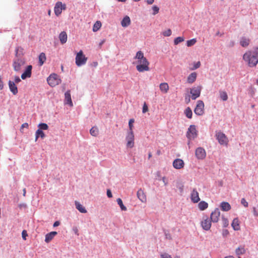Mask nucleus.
Here are the masks:
<instances>
[{
    "instance_id": "obj_1",
    "label": "nucleus",
    "mask_w": 258,
    "mask_h": 258,
    "mask_svg": "<svg viewBox=\"0 0 258 258\" xmlns=\"http://www.w3.org/2000/svg\"><path fill=\"white\" fill-rule=\"evenodd\" d=\"M134 58L137 60L136 69L139 72H144L150 70V62L144 56V53L141 51H138Z\"/></svg>"
},
{
    "instance_id": "obj_2",
    "label": "nucleus",
    "mask_w": 258,
    "mask_h": 258,
    "mask_svg": "<svg viewBox=\"0 0 258 258\" xmlns=\"http://www.w3.org/2000/svg\"><path fill=\"white\" fill-rule=\"evenodd\" d=\"M243 60L249 67H253L258 63V48L254 50L246 51L243 56Z\"/></svg>"
},
{
    "instance_id": "obj_3",
    "label": "nucleus",
    "mask_w": 258,
    "mask_h": 258,
    "mask_svg": "<svg viewBox=\"0 0 258 258\" xmlns=\"http://www.w3.org/2000/svg\"><path fill=\"white\" fill-rule=\"evenodd\" d=\"M23 49L18 47L16 48L15 58L13 63V67L16 72H20L25 64V60L19 51L22 52Z\"/></svg>"
},
{
    "instance_id": "obj_4",
    "label": "nucleus",
    "mask_w": 258,
    "mask_h": 258,
    "mask_svg": "<svg viewBox=\"0 0 258 258\" xmlns=\"http://www.w3.org/2000/svg\"><path fill=\"white\" fill-rule=\"evenodd\" d=\"M48 84L51 87H55L61 83V80L56 74H51L47 78Z\"/></svg>"
},
{
    "instance_id": "obj_5",
    "label": "nucleus",
    "mask_w": 258,
    "mask_h": 258,
    "mask_svg": "<svg viewBox=\"0 0 258 258\" xmlns=\"http://www.w3.org/2000/svg\"><path fill=\"white\" fill-rule=\"evenodd\" d=\"M75 59L76 65L78 67H80L86 63L87 57H86L83 54V51L80 50L78 53H77Z\"/></svg>"
},
{
    "instance_id": "obj_6",
    "label": "nucleus",
    "mask_w": 258,
    "mask_h": 258,
    "mask_svg": "<svg viewBox=\"0 0 258 258\" xmlns=\"http://www.w3.org/2000/svg\"><path fill=\"white\" fill-rule=\"evenodd\" d=\"M198 136V131L195 125H190L186 132V137L188 140H194Z\"/></svg>"
},
{
    "instance_id": "obj_7",
    "label": "nucleus",
    "mask_w": 258,
    "mask_h": 258,
    "mask_svg": "<svg viewBox=\"0 0 258 258\" xmlns=\"http://www.w3.org/2000/svg\"><path fill=\"white\" fill-rule=\"evenodd\" d=\"M216 137L220 145H227L228 139L224 133L221 132H218L216 133Z\"/></svg>"
},
{
    "instance_id": "obj_8",
    "label": "nucleus",
    "mask_w": 258,
    "mask_h": 258,
    "mask_svg": "<svg viewBox=\"0 0 258 258\" xmlns=\"http://www.w3.org/2000/svg\"><path fill=\"white\" fill-rule=\"evenodd\" d=\"M202 89V87L201 86L194 87L190 89V93L192 100H196L200 96Z\"/></svg>"
},
{
    "instance_id": "obj_9",
    "label": "nucleus",
    "mask_w": 258,
    "mask_h": 258,
    "mask_svg": "<svg viewBox=\"0 0 258 258\" xmlns=\"http://www.w3.org/2000/svg\"><path fill=\"white\" fill-rule=\"evenodd\" d=\"M204 102L202 100H198L194 109L195 114L198 115H202L204 113Z\"/></svg>"
},
{
    "instance_id": "obj_10",
    "label": "nucleus",
    "mask_w": 258,
    "mask_h": 258,
    "mask_svg": "<svg viewBox=\"0 0 258 258\" xmlns=\"http://www.w3.org/2000/svg\"><path fill=\"white\" fill-rule=\"evenodd\" d=\"M212 221L207 216H204L202 221L201 222V225L203 229L208 231L211 227Z\"/></svg>"
},
{
    "instance_id": "obj_11",
    "label": "nucleus",
    "mask_w": 258,
    "mask_h": 258,
    "mask_svg": "<svg viewBox=\"0 0 258 258\" xmlns=\"http://www.w3.org/2000/svg\"><path fill=\"white\" fill-rule=\"evenodd\" d=\"M66 9V5L61 2H57L54 6V11L56 16H58L62 13V10Z\"/></svg>"
},
{
    "instance_id": "obj_12",
    "label": "nucleus",
    "mask_w": 258,
    "mask_h": 258,
    "mask_svg": "<svg viewBox=\"0 0 258 258\" xmlns=\"http://www.w3.org/2000/svg\"><path fill=\"white\" fill-rule=\"evenodd\" d=\"M125 139L127 141L126 146L130 148H133L135 140L134 132H128Z\"/></svg>"
},
{
    "instance_id": "obj_13",
    "label": "nucleus",
    "mask_w": 258,
    "mask_h": 258,
    "mask_svg": "<svg viewBox=\"0 0 258 258\" xmlns=\"http://www.w3.org/2000/svg\"><path fill=\"white\" fill-rule=\"evenodd\" d=\"M220 215V212L218 208H216L213 211L210 215V219L213 223L218 222Z\"/></svg>"
},
{
    "instance_id": "obj_14",
    "label": "nucleus",
    "mask_w": 258,
    "mask_h": 258,
    "mask_svg": "<svg viewBox=\"0 0 258 258\" xmlns=\"http://www.w3.org/2000/svg\"><path fill=\"white\" fill-rule=\"evenodd\" d=\"M196 156L199 159H203L206 157V153L204 149L199 147L196 150Z\"/></svg>"
},
{
    "instance_id": "obj_15",
    "label": "nucleus",
    "mask_w": 258,
    "mask_h": 258,
    "mask_svg": "<svg viewBox=\"0 0 258 258\" xmlns=\"http://www.w3.org/2000/svg\"><path fill=\"white\" fill-rule=\"evenodd\" d=\"M184 163L181 159H176L173 162V166L177 169H180L184 167Z\"/></svg>"
},
{
    "instance_id": "obj_16",
    "label": "nucleus",
    "mask_w": 258,
    "mask_h": 258,
    "mask_svg": "<svg viewBox=\"0 0 258 258\" xmlns=\"http://www.w3.org/2000/svg\"><path fill=\"white\" fill-rule=\"evenodd\" d=\"M32 67L31 65H29L27 67L24 72L21 75V78L23 80L27 78H30L31 76Z\"/></svg>"
},
{
    "instance_id": "obj_17",
    "label": "nucleus",
    "mask_w": 258,
    "mask_h": 258,
    "mask_svg": "<svg viewBox=\"0 0 258 258\" xmlns=\"http://www.w3.org/2000/svg\"><path fill=\"white\" fill-rule=\"evenodd\" d=\"M64 102L66 104H69L70 106H73V104L71 99V92L70 90L67 91L64 94Z\"/></svg>"
},
{
    "instance_id": "obj_18",
    "label": "nucleus",
    "mask_w": 258,
    "mask_h": 258,
    "mask_svg": "<svg viewBox=\"0 0 258 258\" xmlns=\"http://www.w3.org/2000/svg\"><path fill=\"white\" fill-rule=\"evenodd\" d=\"M9 87L10 91L14 95H16L18 93V88L15 84V82L12 81H9Z\"/></svg>"
},
{
    "instance_id": "obj_19",
    "label": "nucleus",
    "mask_w": 258,
    "mask_h": 258,
    "mask_svg": "<svg viewBox=\"0 0 258 258\" xmlns=\"http://www.w3.org/2000/svg\"><path fill=\"white\" fill-rule=\"evenodd\" d=\"M191 200L195 203H198L200 200L198 192L195 189L191 194Z\"/></svg>"
},
{
    "instance_id": "obj_20",
    "label": "nucleus",
    "mask_w": 258,
    "mask_h": 258,
    "mask_svg": "<svg viewBox=\"0 0 258 258\" xmlns=\"http://www.w3.org/2000/svg\"><path fill=\"white\" fill-rule=\"evenodd\" d=\"M137 197L142 202H146V196L143 190L140 189L137 191Z\"/></svg>"
},
{
    "instance_id": "obj_21",
    "label": "nucleus",
    "mask_w": 258,
    "mask_h": 258,
    "mask_svg": "<svg viewBox=\"0 0 258 258\" xmlns=\"http://www.w3.org/2000/svg\"><path fill=\"white\" fill-rule=\"evenodd\" d=\"M59 39L61 44H64L67 41L68 36L65 31L61 32L59 35Z\"/></svg>"
},
{
    "instance_id": "obj_22",
    "label": "nucleus",
    "mask_w": 258,
    "mask_h": 258,
    "mask_svg": "<svg viewBox=\"0 0 258 258\" xmlns=\"http://www.w3.org/2000/svg\"><path fill=\"white\" fill-rule=\"evenodd\" d=\"M131 19L128 16H125L121 22V25L123 27H126L131 24Z\"/></svg>"
},
{
    "instance_id": "obj_23",
    "label": "nucleus",
    "mask_w": 258,
    "mask_h": 258,
    "mask_svg": "<svg viewBox=\"0 0 258 258\" xmlns=\"http://www.w3.org/2000/svg\"><path fill=\"white\" fill-rule=\"evenodd\" d=\"M57 234V232L55 231H52L49 233H47L45 235V241L46 243H48L50 242L53 238Z\"/></svg>"
},
{
    "instance_id": "obj_24",
    "label": "nucleus",
    "mask_w": 258,
    "mask_h": 258,
    "mask_svg": "<svg viewBox=\"0 0 258 258\" xmlns=\"http://www.w3.org/2000/svg\"><path fill=\"white\" fill-rule=\"evenodd\" d=\"M159 88L162 92L166 93L168 92L169 87L167 83H162L159 85Z\"/></svg>"
},
{
    "instance_id": "obj_25",
    "label": "nucleus",
    "mask_w": 258,
    "mask_h": 258,
    "mask_svg": "<svg viewBox=\"0 0 258 258\" xmlns=\"http://www.w3.org/2000/svg\"><path fill=\"white\" fill-rule=\"evenodd\" d=\"M197 77V74L196 72L191 73L187 77V81L189 84H192L195 82Z\"/></svg>"
},
{
    "instance_id": "obj_26",
    "label": "nucleus",
    "mask_w": 258,
    "mask_h": 258,
    "mask_svg": "<svg viewBox=\"0 0 258 258\" xmlns=\"http://www.w3.org/2000/svg\"><path fill=\"white\" fill-rule=\"evenodd\" d=\"M231 226L234 230L238 231L240 230L239 222L238 218H234L232 222Z\"/></svg>"
},
{
    "instance_id": "obj_27",
    "label": "nucleus",
    "mask_w": 258,
    "mask_h": 258,
    "mask_svg": "<svg viewBox=\"0 0 258 258\" xmlns=\"http://www.w3.org/2000/svg\"><path fill=\"white\" fill-rule=\"evenodd\" d=\"M75 205L76 209L82 213H87V210L85 208L81 205L79 202L76 201Z\"/></svg>"
},
{
    "instance_id": "obj_28",
    "label": "nucleus",
    "mask_w": 258,
    "mask_h": 258,
    "mask_svg": "<svg viewBox=\"0 0 258 258\" xmlns=\"http://www.w3.org/2000/svg\"><path fill=\"white\" fill-rule=\"evenodd\" d=\"M220 207L221 209L224 211H228L231 209V206L228 202H222Z\"/></svg>"
},
{
    "instance_id": "obj_29",
    "label": "nucleus",
    "mask_w": 258,
    "mask_h": 258,
    "mask_svg": "<svg viewBox=\"0 0 258 258\" xmlns=\"http://www.w3.org/2000/svg\"><path fill=\"white\" fill-rule=\"evenodd\" d=\"M246 250L243 246H239L235 249V253L238 256L244 254Z\"/></svg>"
},
{
    "instance_id": "obj_30",
    "label": "nucleus",
    "mask_w": 258,
    "mask_h": 258,
    "mask_svg": "<svg viewBox=\"0 0 258 258\" xmlns=\"http://www.w3.org/2000/svg\"><path fill=\"white\" fill-rule=\"evenodd\" d=\"M198 207L200 210L203 211L208 208V204L205 201H201L199 203Z\"/></svg>"
},
{
    "instance_id": "obj_31",
    "label": "nucleus",
    "mask_w": 258,
    "mask_h": 258,
    "mask_svg": "<svg viewBox=\"0 0 258 258\" xmlns=\"http://www.w3.org/2000/svg\"><path fill=\"white\" fill-rule=\"evenodd\" d=\"M46 56L44 53L42 52L39 54V63L40 66H42L44 62L46 60Z\"/></svg>"
},
{
    "instance_id": "obj_32",
    "label": "nucleus",
    "mask_w": 258,
    "mask_h": 258,
    "mask_svg": "<svg viewBox=\"0 0 258 258\" xmlns=\"http://www.w3.org/2000/svg\"><path fill=\"white\" fill-rule=\"evenodd\" d=\"M249 40L246 38H241L240 43L242 47H246L249 45Z\"/></svg>"
},
{
    "instance_id": "obj_33",
    "label": "nucleus",
    "mask_w": 258,
    "mask_h": 258,
    "mask_svg": "<svg viewBox=\"0 0 258 258\" xmlns=\"http://www.w3.org/2000/svg\"><path fill=\"white\" fill-rule=\"evenodd\" d=\"M184 113L185 115H186V116L188 118H192V110H191V109H190V107H187L185 109V110L184 111Z\"/></svg>"
},
{
    "instance_id": "obj_34",
    "label": "nucleus",
    "mask_w": 258,
    "mask_h": 258,
    "mask_svg": "<svg viewBox=\"0 0 258 258\" xmlns=\"http://www.w3.org/2000/svg\"><path fill=\"white\" fill-rule=\"evenodd\" d=\"M90 133L92 136L96 137L99 133L98 128L95 126L92 127L90 130Z\"/></svg>"
},
{
    "instance_id": "obj_35",
    "label": "nucleus",
    "mask_w": 258,
    "mask_h": 258,
    "mask_svg": "<svg viewBox=\"0 0 258 258\" xmlns=\"http://www.w3.org/2000/svg\"><path fill=\"white\" fill-rule=\"evenodd\" d=\"M101 23L99 21H96L93 25V31L94 32L97 31L101 27Z\"/></svg>"
},
{
    "instance_id": "obj_36",
    "label": "nucleus",
    "mask_w": 258,
    "mask_h": 258,
    "mask_svg": "<svg viewBox=\"0 0 258 258\" xmlns=\"http://www.w3.org/2000/svg\"><path fill=\"white\" fill-rule=\"evenodd\" d=\"M219 94L220 98L223 101H226L228 99V95L227 93L224 91H220Z\"/></svg>"
},
{
    "instance_id": "obj_37",
    "label": "nucleus",
    "mask_w": 258,
    "mask_h": 258,
    "mask_svg": "<svg viewBox=\"0 0 258 258\" xmlns=\"http://www.w3.org/2000/svg\"><path fill=\"white\" fill-rule=\"evenodd\" d=\"M36 137H35V141H36L38 140V138L39 136L41 138H43L45 136V135L43 131L40 129L37 130V131L36 132Z\"/></svg>"
},
{
    "instance_id": "obj_38",
    "label": "nucleus",
    "mask_w": 258,
    "mask_h": 258,
    "mask_svg": "<svg viewBox=\"0 0 258 258\" xmlns=\"http://www.w3.org/2000/svg\"><path fill=\"white\" fill-rule=\"evenodd\" d=\"M117 203L118 204V205L119 206L120 209L122 211H126V208L123 205L122 201L121 199L118 198L117 199Z\"/></svg>"
},
{
    "instance_id": "obj_39",
    "label": "nucleus",
    "mask_w": 258,
    "mask_h": 258,
    "mask_svg": "<svg viewBox=\"0 0 258 258\" xmlns=\"http://www.w3.org/2000/svg\"><path fill=\"white\" fill-rule=\"evenodd\" d=\"M184 38L183 37H177L175 38L174 40V45H177L180 42L184 41Z\"/></svg>"
},
{
    "instance_id": "obj_40",
    "label": "nucleus",
    "mask_w": 258,
    "mask_h": 258,
    "mask_svg": "<svg viewBox=\"0 0 258 258\" xmlns=\"http://www.w3.org/2000/svg\"><path fill=\"white\" fill-rule=\"evenodd\" d=\"M197 42V40L196 38H193L192 39L187 40L186 42V45L188 47L194 45Z\"/></svg>"
},
{
    "instance_id": "obj_41",
    "label": "nucleus",
    "mask_w": 258,
    "mask_h": 258,
    "mask_svg": "<svg viewBox=\"0 0 258 258\" xmlns=\"http://www.w3.org/2000/svg\"><path fill=\"white\" fill-rule=\"evenodd\" d=\"M135 120L134 119H131L129 120L128 122V126H129V131L128 132H133V123L134 122Z\"/></svg>"
},
{
    "instance_id": "obj_42",
    "label": "nucleus",
    "mask_w": 258,
    "mask_h": 258,
    "mask_svg": "<svg viewBox=\"0 0 258 258\" xmlns=\"http://www.w3.org/2000/svg\"><path fill=\"white\" fill-rule=\"evenodd\" d=\"M171 34H172V31H171V29H168L167 30H166L162 32V35L165 37L170 36L171 35Z\"/></svg>"
},
{
    "instance_id": "obj_43",
    "label": "nucleus",
    "mask_w": 258,
    "mask_h": 258,
    "mask_svg": "<svg viewBox=\"0 0 258 258\" xmlns=\"http://www.w3.org/2000/svg\"><path fill=\"white\" fill-rule=\"evenodd\" d=\"M39 126L40 127V130H46L48 128V125L47 124H46V123H40L39 124Z\"/></svg>"
},
{
    "instance_id": "obj_44",
    "label": "nucleus",
    "mask_w": 258,
    "mask_h": 258,
    "mask_svg": "<svg viewBox=\"0 0 258 258\" xmlns=\"http://www.w3.org/2000/svg\"><path fill=\"white\" fill-rule=\"evenodd\" d=\"M152 9H153V14L154 15H155L156 14H157V13H158L159 12V8L156 6H154L153 7H152Z\"/></svg>"
},
{
    "instance_id": "obj_45",
    "label": "nucleus",
    "mask_w": 258,
    "mask_h": 258,
    "mask_svg": "<svg viewBox=\"0 0 258 258\" xmlns=\"http://www.w3.org/2000/svg\"><path fill=\"white\" fill-rule=\"evenodd\" d=\"M222 221L223 222L224 227H227L228 225V220L227 219V218H226L224 217H222Z\"/></svg>"
},
{
    "instance_id": "obj_46",
    "label": "nucleus",
    "mask_w": 258,
    "mask_h": 258,
    "mask_svg": "<svg viewBox=\"0 0 258 258\" xmlns=\"http://www.w3.org/2000/svg\"><path fill=\"white\" fill-rule=\"evenodd\" d=\"M241 204L243 205L245 207L248 206V204L244 198H242L241 200Z\"/></svg>"
},
{
    "instance_id": "obj_47",
    "label": "nucleus",
    "mask_w": 258,
    "mask_h": 258,
    "mask_svg": "<svg viewBox=\"0 0 258 258\" xmlns=\"http://www.w3.org/2000/svg\"><path fill=\"white\" fill-rule=\"evenodd\" d=\"M148 111V107L147 104L145 102L143 107V112L145 113Z\"/></svg>"
},
{
    "instance_id": "obj_48",
    "label": "nucleus",
    "mask_w": 258,
    "mask_h": 258,
    "mask_svg": "<svg viewBox=\"0 0 258 258\" xmlns=\"http://www.w3.org/2000/svg\"><path fill=\"white\" fill-rule=\"evenodd\" d=\"M201 66V62L200 61H198L194 64V67L192 69V70H196L198 68H199Z\"/></svg>"
},
{
    "instance_id": "obj_49",
    "label": "nucleus",
    "mask_w": 258,
    "mask_h": 258,
    "mask_svg": "<svg viewBox=\"0 0 258 258\" xmlns=\"http://www.w3.org/2000/svg\"><path fill=\"white\" fill-rule=\"evenodd\" d=\"M162 258H172V257L167 253H164L161 255Z\"/></svg>"
},
{
    "instance_id": "obj_50",
    "label": "nucleus",
    "mask_w": 258,
    "mask_h": 258,
    "mask_svg": "<svg viewBox=\"0 0 258 258\" xmlns=\"http://www.w3.org/2000/svg\"><path fill=\"white\" fill-rule=\"evenodd\" d=\"M22 237L24 239H26V237L27 236V232L25 230H23L22 233Z\"/></svg>"
},
{
    "instance_id": "obj_51",
    "label": "nucleus",
    "mask_w": 258,
    "mask_h": 258,
    "mask_svg": "<svg viewBox=\"0 0 258 258\" xmlns=\"http://www.w3.org/2000/svg\"><path fill=\"white\" fill-rule=\"evenodd\" d=\"M21 82V79L18 76H15V83H19Z\"/></svg>"
},
{
    "instance_id": "obj_52",
    "label": "nucleus",
    "mask_w": 258,
    "mask_h": 258,
    "mask_svg": "<svg viewBox=\"0 0 258 258\" xmlns=\"http://www.w3.org/2000/svg\"><path fill=\"white\" fill-rule=\"evenodd\" d=\"M107 196L108 198H111L112 197L111 191L110 189L107 190Z\"/></svg>"
},
{
    "instance_id": "obj_53",
    "label": "nucleus",
    "mask_w": 258,
    "mask_h": 258,
    "mask_svg": "<svg viewBox=\"0 0 258 258\" xmlns=\"http://www.w3.org/2000/svg\"><path fill=\"white\" fill-rule=\"evenodd\" d=\"M253 213L255 217L258 216V212H257L256 208L255 207L253 208Z\"/></svg>"
},
{
    "instance_id": "obj_54",
    "label": "nucleus",
    "mask_w": 258,
    "mask_h": 258,
    "mask_svg": "<svg viewBox=\"0 0 258 258\" xmlns=\"http://www.w3.org/2000/svg\"><path fill=\"white\" fill-rule=\"evenodd\" d=\"M29 126V125L27 123H24L23 124H22L21 125V128H28Z\"/></svg>"
},
{
    "instance_id": "obj_55",
    "label": "nucleus",
    "mask_w": 258,
    "mask_h": 258,
    "mask_svg": "<svg viewBox=\"0 0 258 258\" xmlns=\"http://www.w3.org/2000/svg\"><path fill=\"white\" fill-rule=\"evenodd\" d=\"M146 2L148 4L152 5L154 3V0H147Z\"/></svg>"
},
{
    "instance_id": "obj_56",
    "label": "nucleus",
    "mask_w": 258,
    "mask_h": 258,
    "mask_svg": "<svg viewBox=\"0 0 258 258\" xmlns=\"http://www.w3.org/2000/svg\"><path fill=\"white\" fill-rule=\"evenodd\" d=\"M60 223L59 221H55L53 224L54 227L58 226L59 225Z\"/></svg>"
},
{
    "instance_id": "obj_57",
    "label": "nucleus",
    "mask_w": 258,
    "mask_h": 258,
    "mask_svg": "<svg viewBox=\"0 0 258 258\" xmlns=\"http://www.w3.org/2000/svg\"><path fill=\"white\" fill-rule=\"evenodd\" d=\"M162 181H163L165 185L167 184V182L166 181V178L165 177H163L162 178Z\"/></svg>"
},
{
    "instance_id": "obj_58",
    "label": "nucleus",
    "mask_w": 258,
    "mask_h": 258,
    "mask_svg": "<svg viewBox=\"0 0 258 258\" xmlns=\"http://www.w3.org/2000/svg\"><path fill=\"white\" fill-rule=\"evenodd\" d=\"M23 196H26V188H24L23 190Z\"/></svg>"
},
{
    "instance_id": "obj_59",
    "label": "nucleus",
    "mask_w": 258,
    "mask_h": 258,
    "mask_svg": "<svg viewBox=\"0 0 258 258\" xmlns=\"http://www.w3.org/2000/svg\"><path fill=\"white\" fill-rule=\"evenodd\" d=\"M224 258H235V257L233 255H228V256H225Z\"/></svg>"
},
{
    "instance_id": "obj_60",
    "label": "nucleus",
    "mask_w": 258,
    "mask_h": 258,
    "mask_svg": "<svg viewBox=\"0 0 258 258\" xmlns=\"http://www.w3.org/2000/svg\"><path fill=\"white\" fill-rule=\"evenodd\" d=\"M105 41V39H103L99 44L100 46H101Z\"/></svg>"
},
{
    "instance_id": "obj_61",
    "label": "nucleus",
    "mask_w": 258,
    "mask_h": 258,
    "mask_svg": "<svg viewBox=\"0 0 258 258\" xmlns=\"http://www.w3.org/2000/svg\"><path fill=\"white\" fill-rule=\"evenodd\" d=\"M118 2H125L126 1V0H117Z\"/></svg>"
},
{
    "instance_id": "obj_62",
    "label": "nucleus",
    "mask_w": 258,
    "mask_h": 258,
    "mask_svg": "<svg viewBox=\"0 0 258 258\" xmlns=\"http://www.w3.org/2000/svg\"><path fill=\"white\" fill-rule=\"evenodd\" d=\"M152 157V154L150 153L148 155L149 158H150Z\"/></svg>"
},
{
    "instance_id": "obj_63",
    "label": "nucleus",
    "mask_w": 258,
    "mask_h": 258,
    "mask_svg": "<svg viewBox=\"0 0 258 258\" xmlns=\"http://www.w3.org/2000/svg\"><path fill=\"white\" fill-rule=\"evenodd\" d=\"M133 1H134V2H139V1H140L141 0H133Z\"/></svg>"
},
{
    "instance_id": "obj_64",
    "label": "nucleus",
    "mask_w": 258,
    "mask_h": 258,
    "mask_svg": "<svg viewBox=\"0 0 258 258\" xmlns=\"http://www.w3.org/2000/svg\"><path fill=\"white\" fill-rule=\"evenodd\" d=\"M256 83L258 85V80L256 81Z\"/></svg>"
}]
</instances>
